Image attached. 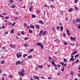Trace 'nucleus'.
Wrapping results in <instances>:
<instances>
[{
    "label": "nucleus",
    "mask_w": 80,
    "mask_h": 80,
    "mask_svg": "<svg viewBox=\"0 0 80 80\" xmlns=\"http://www.w3.org/2000/svg\"><path fill=\"white\" fill-rule=\"evenodd\" d=\"M64 61L65 62V63H67V59H66V58L64 59Z\"/></svg>",
    "instance_id": "79ce46f5"
},
{
    "label": "nucleus",
    "mask_w": 80,
    "mask_h": 80,
    "mask_svg": "<svg viewBox=\"0 0 80 80\" xmlns=\"http://www.w3.org/2000/svg\"><path fill=\"white\" fill-rule=\"evenodd\" d=\"M57 29L58 30V29H59V26H57Z\"/></svg>",
    "instance_id": "338daca9"
},
{
    "label": "nucleus",
    "mask_w": 80,
    "mask_h": 80,
    "mask_svg": "<svg viewBox=\"0 0 80 80\" xmlns=\"http://www.w3.org/2000/svg\"><path fill=\"white\" fill-rule=\"evenodd\" d=\"M7 34H8V31H7L5 33V35H7Z\"/></svg>",
    "instance_id": "bf43d9fd"
},
{
    "label": "nucleus",
    "mask_w": 80,
    "mask_h": 80,
    "mask_svg": "<svg viewBox=\"0 0 80 80\" xmlns=\"http://www.w3.org/2000/svg\"><path fill=\"white\" fill-rule=\"evenodd\" d=\"M37 12L38 13H40V10H37Z\"/></svg>",
    "instance_id": "864d4df0"
},
{
    "label": "nucleus",
    "mask_w": 80,
    "mask_h": 80,
    "mask_svg": "<svg viewBox=\"0 0 80 80\" xmlns=\"http://www.w3.org/2000/svg\"><path fill=\"white\" fill-rule=\"evenodd\" d=\"M60 30H61V31H63V26H60Z\"/></svg>",
    "instance_id": "4be33fe9"
},
{
    "label": "nucleus",
    "mask_w": 80,
    "mask_h": 80,
    "mask_svg": "<svg viewBox=\"0 0 80 80\" xmlns=\"http://www.w3.org/2000/svg\"><path fill=\"white\" fill-rule=\"evenodd\" d=\"M18 64H20V65H21L22 64V63L20 62V61H18L16 62V65H18Z\"/></svg>",
    "instance_id": "1a4fd4ad"
},
{
    "label": "nucleus",
    "mask_w": 80,
    "mask_h": 80,
    "mask_svg": "<svg viewBox=\"0 0 80 80\" xmlns=\"http://www.w3.org/2000/svg\"><path fill=\"white\" fill-rule=\"evenodd\" d=\"M73 10V8H70V10H68V12H72Z\"/></svg>",
    "instance_id": "5701e85b"
},
{
    "label": "nucleus",
    "mask_w": 80,
    "mask_h": 80,
    "mask_svg": "<svg viewBox=\"0 0 80 80\" xmlns=\"http://www.w3.org/2000/svg\"><path fill=\"white\" fill-rule=\"evenodd\" d=\"M78 0H75L74 1V3H77L78 2Z\"/></svg>",
    "instance_id": "f704fd0d"
},
{
    "label": "nucleus",
    "mask_w": 80,
    "mask_h": 80,
    "mask_svg": "<svg viewBox=\"0 0 80 80\" xmlns=\"http://www.w3.org/2000/svg\"><path fill=\"white\" fill-rule=\"evenodd\" d=\"M5 63V61L4 60H2L1 61V64H3Z\"/></svg>",
    "instance_id": "bb28decb"
},
{
    "label": "nucleus",
    "mask_w": 80,
    "mask_h": 80,
    "mask_svg": "<svg viewBox=\"0 0 80 80\" xmlns=\"http://www.w3.org/2000/svg\"><path fill=\"white\" fill-rule=\"evenodd\" d=\"M30 27L32 28H35V26H34L33 25H32V24H31L30 25Z\"/></svg>",
    "instance_id": "2eb2a0df"
},
{
    "label": "nucleus",
    "mask_w": 80,
    "mask_h": 80,
    "mask_svg": "<svg viewBox=\"0 0 80 80\" xmlns=\"http://www.w3.org/2000/svg\"><path fill=\"white\" fill-rule=\"evenodd\" d=\"M52 63L54 67H57V65L55 64V62L54 61H52Z\"/></svg>",
    "instance_id": "20e7f679"
},
{
    "label": "nucleus",
    "mask_w": 80,
    "mask_h": 80,
    "mask_svg": "<svg viewBox=\"0 0 80 80\" xmlns=\"http://www.w3.org/2000/svg\"><path fill=\"white\" fill-rule=\"evenodd\" d=\"M22 53L21 52H18L16 54V56L18 58H20L21 57H22Z\"/></svg>",
    "instance_id": "f03ea898"
},
{
    "label": "nucleus",
    "mask_w": 80,
    "mask_h": 80,
    "mask_svg": "<svg viewBox=\"0 0 80 80\" xmlns=\"http://www.w3.org/2000/svg\"><path fill=\"white\" fill-rule=\"evenodd\" d=\"M21 8H25V6H21Z\"/></svg>",
    "instance_id": "a18cd8bd"
},
{
    "label": "nucleus",
    "mask_w": 80,
    "mask_h": 80,
    "mask_svg": "<svg viewBox=\"0 0 80 80\" xmlns=\"http://www.w3.org/2000/svg\"><path fill=\"white\" fill-rule=\"evenodd\" d=\"M24 26L25 27H27V24H26V23L25 22L24 23Z\"/></svg>",
    "instance_id": "a19ab883"
},
{
    "label": "nucleus",
    "mask_w": 80,
    "mask_h": 80,
    "mask_svg": "<svg viewBox=\"0 0 80 80\" xmlns=\"http://www.w3.org/2000/svg\"><path fill=\"white\" fill-rule=\"evenodd\" d=\"M38 22L41 23V24H43V22L41 20H39L38 21Z\"/></svg>",
    "instance_id": "dca6fc26"
},
{
    "label": "nucleus",
    "mask_w": 80,
    "mask_h": 80,
    "mask_svg": "<svg viewBox=\"0 0 80 80\" xmlns=\"http://www.w3.org/2000/svg\"><path fill=\"white\" fill-rule=\"evenodd\" d=\"M33 78L34 79H37V80H40V78L39 77L37 76H34L33 77Z\"/></svg>",
    "instance_id": "7ed1b4c3"
},
{
    "label": "nucleus",
    "mask_w": 80,
    "mask_h": 80,
    "mask_svg": "<svg viewBox=\"0 0 80 80\" xmlns=\"http://www.w3.org/2000/svg\"><path fill=\"white\" fill-rule=\"evenodd\" d=\"M64 44L65 45H68V43H67V42H65L64 43Z\"/></svg>",
    "instance_id": "37998d69"
},
{
    "label": "nucleus",
    "mask_w": 80,
    "mask_h": 80,
    "mask_svg": "<svg viewBox=\"0 0 80 80\" xmlns=\"http://www.w3.org/2000/svg\"><path fill=\"white\" fill-rule=\"evenodd\" d=\"M3 76H5V77H7V74H3Z\"/></svg>",
    "instance_id": "13d9d810"
},
{
    "label": "nucleus",
    "mask_w": 80,
    "mask_h": 80,
    "mask_svg": "<svg viewBox=\"0 0 80 80\" xmlns=\"http://www.w3.org/2000/svg\"><path fill=\"white\" fill-rule=\"evenodd\" d=\"M66 34H65V33H64L63 34V37H66Z\"/></svg>",
    "instance_id": "8fccbe9b"
},
{
    "label": "nucleus",
    "mask_w": 80,
    "mask_h": 80,
    "mask_svg": "<svg viewBox=\"0 0 80 80\" xmlns=\"http://www.w3.org/2000/svg\"><path fill=\"white\" fill-rule=\"evenodd\" d=\"M0 17H3V16L0 14Z\"/></svg>",
    "instance_id": "0e129e2a"
},
{
    "label": "nucleus",
    "mask_w": 80,
    "mask_h": 80,
    "mask_svg": "<svg viewBox=\"0 0 80 80\" xmlns=\"http://www.w3.org/2000/svg\"><path fill=\"white\" fill-rule=\"evenodd\" d=\"M70 39L71 40H74V41H75V40H76V38H73V37H71Z\"/></svg>",
    "instance_id": "0eeeda50"
},
{
    "label": "nucleus",
    "mask_w": 80,
    "mask_h": 80,
    "mask_svg": "<svg viewBox=\"0 0 80 80\" xmlns=\"http://www.w3.org/2000/svg\"><path fill=\"white\" fill-rule=\"evenodd\" d=\"M72 59H73V58H70L69 61H72Z\"/></svg>",
    "instance_id": "3c124183"
},
{
    "label": "nucleus",
    "mask_w": 80,
    "mask_h": 80,
    "mask_svg": "<svg viewBox=\"0 0 80 80\" xmlns=\"http://www.w3.org/2000/svg\"><path fill=\"white\" fill-rule=\"evenodd\" d=\"M9 17H7L5 18L6 20H7V19H8Z\"/></svg>",
    "instance_id": "5fc2aeb1"
},
{
    "label": "nucleus",
    "mask_w": 80,
    "mask_h": 80,
    "mask_svg": "<svg viewBox=\"0 0 80 80\" xmlns=\"http://www.w3.org/2000/svg\"><path fill=\"white\" fill-rule=\"evenodd\" d=\"M42 43H41V42H38L37 44V46H40L41 45H42Z\"/></svg>",
    "instance_id": "423d86ee"
},
{
    "label": "nucleus",
    "mask_w": 80,
    "mask_h": 80,
    "mask_svg": "<svg viewBox=\"0 0 80 80\" xmlns=\"http://www.w3.org/2000/svg\"><path fill=\"white\" fill-rule=\"evenodd\" d=\"M67 32L68 35H71V34H70V32H69V30L68 29H67Z\"/></svg>",
    "instance_id": "f8f14e48"
},
{
    "label": "nucleus",
    "mask_w": 80,
    "mask_h": 80,
    "mask_svg": "<svg viewBox=\"0 0 80 80\" xmlns=\"http://www.w3.org/2000/svg\"><path fill=\"white\" fill-rule=\"evenodd\" d=\"M33 49H31L30 50L29 52H33Z\"/></svg>",
    "instance_id": "72a5a7b5"
},
{
    "label": "nucleus",
    "mask_w": 80,
    "mask_h": 80,
    "mask_svg": "<svg viewBox=\"0 0 80 80\" xmlns=\"http://www.w3.org/2000/svg\"><path fill=\"white\" fill-rule=\"evenodd\" d=\"M8 23L10 25H12V23L11 22H8Z\"/></svg>",
    "instance_id": "c03bdc74"
},
{
    "label": "nucleus",
    "mask_w": 80,
    "mask_h": 80,
    "mask_svg": "<svg viewBox=\"0 0 80 80\" xmlns=\"http://www.w3.org/2000/svg\"><path fill=\"white\" fill-rule=\"evenodd\" d=\"M38 68H43V67L42 65H39L38 66Z\"/></svg>",
    "instance_id": "9b49d317"
},
{
    "label": "nucleus",
    "mask_w": 80,
    "mask_h": 80,
    "mask_svg": "<svg viewBox=\"0 0 80 80\" xmlns=\"http://www.w3.org/2000/svg\"><path fill=\"white\" fill-rule=\"evenodd\" d=\"M25 70L24 69H21L19 71L18 73L20 76H21L22 77L23 76H24L25 75V73H24Z\"/></svg>",
    "instance_id": "f257e3e1"
},
{
    "label": "nucleus",
    "mask_w": 80,
    "mask_h": 80,
    "mask_svg": "<svg viewBox=\"0 0 80 80\" xmlns=\"http://www.w3.org/2000/svg\"><path fill=\"white\" fill-rule=\"evenodd\" d=\"M48 58H49V59H51V60H52V57H51V58H50V57H48Z\"/></svg>",
    "instance_id": "e2e57ef3"
},
{
    "label": "nucleus",
    "mask_w": 80,
    "mask_h": 80,
    "mask_svg": "<svg viewBox=\"0 0 80 80\" xmlns=\"http://www.w3.org/2000/svg\"><path fill=\"white\" fill-rule=\"evenodd\" d=\"M36 27L38 29H39L40 28V26L38 25L37 24L36 25Z\"/></svg>",
    "instance_id": "ddd939ff"
},
{
    "label": "nucleus",
    "mask_w": 80,
    "mask_h": 80,
    "mask_svg": "<svg viewBox=\"0 0 80 80\" xmlns=\"http://www.w3.org/2000/svg\"><path fill=\"white\" fill-rule=\"evenodd\" d=\"M75 9L76 10H78V9L77 7H75Z\"/></svg>",
    "instance_id": "ea45409f"
},
{
    "label": "nucleus",
    "mask_w": 80,
    "mask_h": 80,
    "mask_svg": "<svg viewBox=\"0 0 80 80\" xmlns=\"http://www.w3.org/2000/svg\"><path fill=\"white\" fill-rule=\"evenodd\" d=\"M24 47H28V43H25L24 44Z\"/></svg>",
    "instance_id": "6ab92c4d"
},
{
    "label": "nucleus",
    "mask_w": 80,
    "mask_h": 80,
    "mask_svg": "<svg viewBox=\"0 0 80 80\" xmlns=\"http://www.w3.org/2000/svg\"><path fill=\"white\" fill-rule=\"evenodd\" d=\"M60 64H61V65H62V66H63L64 65V62H61L60 63Z\"/></svg>",
    "instance_id": "c85d7f7f"
},
{
    "label": "nucleus",
    "mask_w": 80,
    "mask_h": 80,
    "mask_svg": "<svg viewBox=\"0 0 80 80\" xmlns=\"http://www.w3.org/2000/svg\"><path fill=\"white\" fill-rule=\"evenodd\" d=\"M76 20H77V22H79V23H80V19L79 18H77V19Z\"/></svg>",
    "instance_id": "aec40b11"
},
{
    "label": "nucleus",
    "mask_w": 80,
    "mask_h": 80,
    "mask_svg": "<svg viewBox=\"0 0 80 80\" xmlns=\"http://www.w3.org/2000/svg\"><path fill=\"white\" fill-rule=\"evenodd\" d=\"M37 17L34 14H33L32 16V18H36Z\"/></svg>",
    "instance_id": "a211bd4d"
},
{
    "label": "nucleus",
    "mask_w": 80,
    "mask_h": 80,
    "mask_svg": "<svg viewBox=\"0 0 80 80\" xmlns=\"http://www.w3.org/2000/svg\"><path fill=\"white\" fill-rule=\"evenodd\" d=\"M77 52L76 51L75 52H72V54H71V56H72V55H75V54L76 53H77Z\"/></svg>",
    "instance_id": "412c9836"
},
{
    "label": "nucleus",
    "mask_w": 80,
    "mask_h": 80,
    "mask_svg": "<svg viewBox=\"0 0 80 80\" xmlns=\"http://www.w3.org/2000/svg\"><path fill=\"white\" fill-rule=\"evenodd\" d=\"M40 47H41V48H42V49H43V45L42 44V45H41Z\"/></svg>",
    "instance_id": "473e14b6"
},
{
    "label": "nucleus",
    "mask_w": 80,
    "mask_h": 80,
    "mask_svg": "<svg viewBox=\"0 0 80 80\" xmlns=\"http://www.w3.org/2000/svg\"><path fill=\"white\" fill-rule=\"evenodd\" d=\"M32 58V56L31 55H30L28 57V58Z\"/></svg>",
    "instance_id": "a878e982"
},
{
    "label": "nucleus",
    "mask_w": 80,
    "mask_h": 80,
    "mask_svg": "<svg viewBox=\"0 0 80 80\" xmlns=\"http://www.w3.org/2000/svg\"><path fill=\"white\" fill-rule=\"evenodd\" d=\"M28 38H24V40H28Z\"/></svg>",
    "instance_id": "052dcab7"
},
{
    "label": "nucleus",
    "mask_w": 80,
    "mask_h": 80,
    "mask_svg": "<svg viewBox=\"0 0 80 80\" xmlns=\"http://www.w3.org/2000/svg\"><path fill=\"white\" fill-rule=\"evenodd\" d=\"M52 29H53L55 32H56V31H55V28H52Z\"/></svg>",
    "instance_id": "58836bf2"
},
{
    "label": "nucleus",
    "mask_w": 80,
    "mask_h": 80,
    "mask_svg": "<svg viewBox=\"0 0 80 80\" xmlns=\"http://www.w3.org/2000/svg\"><path fill=\"white\" fill-rule=\"evenodd\" d=\"M79 62V60H78V59H77L76 61V63H77V62Z\"/></svg>",
    "instance_id": "6e6d98bb"
},
{
    "label": "nucleus",
    "mask_w": 80,
    "mask_h": 80,
    "mask_svg": "<svg viewBox=\"0 0 80 80\" xmlns=\"http://www.w3.org/2000/svg\"><path fill=\"white\" fill-rule=\"evenodd\" d=\"M18 12H15V14L17 15H18Z\"/></svg>",
    "instance_id": "603ef678"
},
{
    "label": "nucleus",
    "mask_w": 80,
    "mask_h": 80,
    "mask_svg": "<svg viewBox=\"0 0 80 80\" xmlns=\"http://www.w3.org/2000/svg\"><path fill=\"white\" fill-rule=\"evenodd\" d=\"M43 33V30H41L40 32L39 35L40 36H41L42 35V33Z\"/></svg>",
    "instance_id": "4468645a"
},
{
    "label": "nucleus",
    "mask_w": 80,
    "mask_h": 80,
    "mask_svg": "<svg viewBox=\"0 0 80 80\" xmlns=\"http://www.w3.org/2000/svg\"><path fill=\"white\" fill-rule=\"evenodd\" d=\"M47 33V32L46 31H45L42 34L43 36H44L45 35V34Z\"/></svg>",
    "instance_id": "393cba45"
},
{
    "label": "nucleus",
    "mask_w": 80,
    "mask_h": 80,
    "mask_svg": "<svg viewBox=\"0 0 80 80\" xmlns=\"http://www.w3.org/2000/svg\"><path fill=\"white\" fill-rule=\"evenodd\" d=\"M27 54H24L23 55V58H25L26 57H27Z\"/></svg>",
    "instance_id": "c756f323"
},
{
    "label": "nucleus",
    "mask_w": 80,
    "mask_h": 80,
    "mask_svg": "<svg viewBox=\"0 0 80 80\" xmlns=\"http://www.w3.org/2000/svg\"><path fill=\"white\" fill-rule=\"evenodd\" d=\"M21 34L22 35H24V31H22V32H21Z\"/></svg>",
    "instance_id": "de8ad7c7"
},
{
    "label": "nucleus",
    "mask_w": 80,
    "mask_h": 80,
    "mask_svg": "<svg viewBox=\"0 0 80 80\" xmlns=\"http://www.w3.org/2000/svg\"><path fill=\"white\" fill-rule=\"evenodd\" d=\"M13 31H14V29H13L12 30V31H11V32L12 33H14V32H13Z\"/></svg>",
    "instance_id": "7c9ffc66"
},
{
    "label": "nucleus",
    "mask_w": 80,
    "mask_h": 80,
    "mask_svg": "<svg viewBox=\"0 0 80 80\" xmlns=\"http://www.w3.org/2000/svg\"><path fill=\"white\" fill-rule=\"evenodd\" d=\"M78 56H79V54H78L77 55H76L75 56V59H76V57H78Z\"/></svg>",
    "instance_id": "c9c22d12"
},
{
    "label": "nucleus",
    "mask_w": 80,
    "mask_h": 80,
    "mask_svg": "<svg viewBox=\"0 0 80 80\" xmlns=\"http://www.w3.org/2000/svg\"><path fill=\"white\" fill-rule=\"evenodd\" d=\"M16 23L15 22H14V23H13L12 25V27H13V26H14L15 25Z\"/></svg>",
    "instance_id": "4c0bfd02"
},
{
    "label": "nucleus",
    "mask_w": 80,
    "mask_h": 80,
    "mask_svg": "<svg viewBox=\"0 0 80 80\" xmlns=\"http://www.w3.org/2000/svg\"><path fill=\"white\" fill-rule=\"evenodd\" d=\"M41 78H42V79H45V78L44 77H42Z\"/></svg>",
    "instance_id": "680f3d73"
},
{
    "label": "nucleus",
    "mask_w": 80,
    "mask_h": 80,
    "mask_svg": "<svg viewBox=\"0 0 80 80\" xmlns=\"http://www.w3.org/2000/svg\"><path fill=\"white\" fill-rule=\"evenodd\" d=\"M29 33H33V32H32V31L30 29L29 30Z\"/></svg>",
    "instance_id": "cd10ccee"
},
{
    "label": "nucleus",
    "mask_w": 80,
    "mask_h": 80,
    "mask_svg": "<svg viewBox=\"0 0 80 80\" xmlns=\"http://www.w3.org/2000/svg\"><path fill=\"white\" fill-rule=\"evenodd\" d=\"M47 5L46 4H44L43 5L44 7H47Z\"/></svg>",
    "instance_id": "09e8293b"
},
{
    "label": "nucleus",
    "mask_w": 80,
    "mask_h": 80,
    "mask_svg": "<svg viewBox=\"0 0 80 80\" xmlns=\"http://www.w3.org/2000/svg\"><path fill=\"white\" fill-rule=\"evenodd\" d=\"M52 79V77H48V79Z\"/></svg>",
    "instance_id": "69168bd1"
},
{
    "label": "nucleus",
    "mask_w": 80,
    "mask_h": 80,
    "mask_svg": "<svg viewBox=\"0 0 80 80\" xmlns=\"http://www.w3.org/2000/svg\"><path fill=\"white\" fill-rule=\"evenodd\" d=\"M18 17H16V18H14V20H18Z\"/></svg>",
    "instance_id": "b1692460"
},
{
    "label": "nucleus",
    "mask_w": 80,
    "mask_h": 80,
    "mask_svg": "<svg viewBox=\"0 0 80 80\" xmlns=\"http://www.w3.org/2000/svg\"><path fill=\"white\" fill-rule=\"evenodd\" d=\"M10 4H12L13 2V0H10V1L9 2Z\"/></svg>",
    "instance_id": "f3484780"
},
{
    "label": "nucleus",
    "mask_w": 80,
    "mask_h": 80,
    "mask_svg": "<svg viewBox=\"0 0 80 80\" xmlns=\"http://www.w3.org/2000/svg\"><path fill=\"white\" fill-rule=\"evenodd\" d=\"M12 6H11L10 7H11V8H15V7H16L15 4H12Z\"/></svg>",
    "instance_id": "6e6552de"
},
{
    "label": "nucleus",
    "mask_w": 80,
    "mask_h": 80,
    "mask_svg": "<svg viewBox=\"0 0 80 80\" xmlns=\"http://www.w3.org/2000/svg\"><path fill=\"white\" fill-rule=\"evenodd\" d=\"M32 8H33V6H31L29 8V11L30 12H32Z\"/></svg>",
    "instance_id": "9d476101"
},
{
    "label": "nucleus",
    "mask_w": 80,
    "mask_h": 80,
    "mask_svg": "<svg viewBox=\"0 0 80 80\" xmlns=\"http://www.w3.org/2000/svg\"><path fill=\"white\" fill-rule=\"evenodd\" d=\"M10 47L11 48H15V45L14 44H11L10 45Z\"/></svg>",
    "instance_id": "39448f33"
},
{
    "label": "nucleus",
    "mask_w": 80,
    "mask_h": 80,
    "mask_svg": "<svg viewBox=\"0 0 80 80\" xmlns=\"http://www.w3.org/2000/svg\"><path fill=\"white\" fill-rule=\"evenodd\" d=\"M2 80H5V78L2 77Z\"/></svg>",
    "instance_id": "774afa93"
},
{
    "label": "nucleus",
    "mask_w": 80,
    "mask_h": 80,
    "mask_svg": "<svg viewBox=\"0 0 80 80\" xmlns=\"http://www.w3.org/2000/svg\"><path fill=\"white\" fill-rule=\"evenodd\" d=\"M70 75H73V72L71 71L70 72Z\"/></svg>",
    "instance_id": "e433bc0d"
},
{
    "label": "nucleus",
    "mask_w": 80,
    "mask_h": 80,
    "mask_svg": "<svg viewBox=\"0 0 80 80\" xmlns=\"http://www.w3.org/2000/svg\"><path fill=\"white\" fill-rule=\"evenodd\" d=\"M79 26L78 27V29H80V23L79 24Z\"/></svg>",
    "instance_id": "49530a36"
},
{
    "label": "nucleus",
    "mask_w": 80,
    "mask_h": 80,
    "mask_svg": "<svg viewBox=\"0 0 80 80\" xmlns=\"http://www.w3.org/2000/svg\"><path fill=\"white\" fill-rule=\"evenodd\" d=\"M8 78H12L13 76L12 75H10L8 77Z\"/></svg>",
    "instance_id": "2f4dec72"
},
{
    "label": "nucleus",
    "mask_w": 80,
    "mask_h": 80,
    "mask_svg": "<svg viewBox=\"0 0 80 80\" xmlns=\"http://www.w3.org/2000/svg\"><path fill=\"white\" fill-rule=\"evenodd\" d=\"M51 7L52 8H54V6L53 5H51Z\"/></svg>",
    "instance_id": "4d7b16f0"
}]
</instances>
